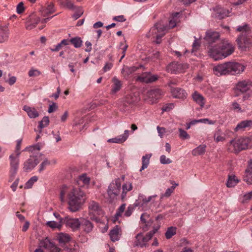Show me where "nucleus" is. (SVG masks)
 Instances as JSON below:
<instances>
[{
  "label": "nucleus",
  "instance_id": "nucleus-1",
  "mask_svg": "<svg viewBox=\"0 0 252 252\" xmlns=\"http://www.w3.org/2000/svg\"><path fill=\"white\" fill-rule=\"evenodd\" d=\"M65 194H67L69 210L72 212L78 211L85 200L84 192L79 188H65L60 193V199L62 202H64Z\"/></svg>",
  "mask_w": 252,
  "mask_h": 252
},
{
  "label": "nucleus",
  "instance_id": "nucleus-2",
  "mask_svg": "<svg viewBox=\"0 0 252 252\" xmlns=\"http://www.w3.org/2000/svg\"><path fill=\"white\" fill-rule=\"evenodd\" d=\"M234 51L233 44L227 39L222 40L219 44L209 46L208 54L214 60L224 59L231 55Z\"/></svg>",
  "mask_w": 252,
  "mask_h": 252
},
{
  "label": "nucleus",
  "instance_id": "nucleus-3",
  "mask_svg": "<svg viewBox=\"0 0 252 252\" xmlns=\"http://www.w3.org/2000/svg\"><path fill=\"white\" fill-rule=\"evenodd\" d=\"M245 69V66L242 63L229 62L214 67L213 71L217 76L227 74L237 75L242 73Z\"/></svg>",
  "mask_w": 252,
  "mask_h": 252
},
{
  "label": "nucleus",
  "instance_id": "nucleus-4",
  "mask_svg": "<svg viewBox=\"0 0 252 252\" xmlns=\"http://www.w3.org/2000/svg\"><path fill=\"white\" fill-rule=\"evenodd\" d=\"M248 137H241L233 139L230 141L228 144V150L231 152L238 153L242 150L247 149L250 143Z\"/></svg>",
  "mask_w": 252,
  "mask_h": 252
},
{
  "label": "nucleus",
  "instance_id": "nucleus-5",
  "mask_svg": "<svg viewBox=\"0 0 252 252\" xmlns=\"http://www.w3.org/2000/svg\"><path fill=\"white\" fill-rule=\"evenodd\" d=\"M167 29V27H165L164 25L161 23H157L151 28L146 35L148 37L156 38L154 41L157 44H159L161 42V38L165 35Z\"/></svg>",
  "mask_w": 252,
  "mask_h": 252
},
{
  "label": "nucleus",
  "instance_id": "nucleus-6",
  "mask_svg": "<svg viewBox=\"0 0 252 252\" xmlns=\"http://www.w3.org/2000/svg\"><path fill=\"white\" fill-rule=\"evenodd\" d=\"M89 215L92 220L98 222L100 219L97 216H102L103 215V212L102 210L98 203L94 201H91L89 204Z\"/></svg>",
  "mask_w": 252,
  "mask_h": 252
},
{
  "label": "nucleus",
  "instance_id": "nucleus-7",
  "mask_svg": "<svg viewBox=\"0 0 252 252\" xmlns=\"http://www.w3.org/2000/svg\"><path fill=\"white\" fill-rule=\"evenodd\" d=\"M124 178L125 176H123L122 179H116L110 184L107 193L110 198L114 199L120 194L122 182L124 180Z\"/></svg>",
  "mask_w": 252,
  "mask_h": 252
},
{
  "label": "nucleus",
  "instance_id": "nucleus-8",
  "mask_svg": "<svg viewBox=\"0 0 252 252\" xmlns=\"http://www.w3.org/2000/svg\"><path fill=\"white\" fill-rule=\"evenodd\" d=\"M236 88L237 91L242 93H248V94L243 96V100H245L249 98L250 95L249 94L252 92V82L249 79L240 81L237 84Z\"/></svg>",
  "mask_w": 252,
  "mask_h": 252
},
{
  "label": "nucleus",
  "instance_id": "nucleus-9",
  "mask_svg": "<svg viewBox=\"0 0 252 252\" xmlns=\"http://www.w3.org/2000/svg\"><path fill=\"white\" fill-rule=\"evenodd\" d=\"M41 247L49 251L50 252H60L61 251V249L48 238H46L41 241L40 248L36 249L34 252H44Z\"/></svg>",
  "mask_w": 252,
  "mask_h": 252
},
{
  "label": "nucleus",
  "instance_id": "nucleus-10",
  "mask_svg": "<svg viewBox=\"0 0 252 252\" xmlns=\"http://www.w3.org/2000/svg\"><path fill=\"white\" fill-rule=\"evenodd\" d=\"M236 41L239 47L242 50H246L252 44V36L251 33L241 34L237 38Z\"/></svg>",
  "mask_w": 252,
  "mask_h": 252
},
{
  "label": "nucleus",
  "instance_id": "nucleus-11",
  "mask_svg": "<svg viewBox=\"0 0 252 252\" xmlns=\"http://www.w3.org/2000/svg\"><path fill=\"white\" fill-rule=\"evenodd\" d=\"M146 95L147 101L153 104L164 95V92L160 89L155 88L148 91Z\"/></svg>",
  "mask_w": 252,
  "mask_h": 252
},
{
  "label": "nucleus",
  "instance_id": "nucleus-12",
  "mask_svg": "<svg viewBox=\"0 0 252 252\" xmlns=\"http://www.w3.org/2000/svg\"><path fill=\"white\" fill-rule=\"evenodd\" d=\"M61 221L65 224L66 226L70 228L73 231H76L80 227V219L72 218L68 216L61 219Z\"/></svg>",
  "mask_w": 252,
  "mask_h": 252
},
{
  "label": "nucleus",
  "instance_id": "nucleus-13",
  "mask_svg": "<svg viewBox=\"0 0 252 252\" xmlns=\"http://www.w3.org/2000/svg\"><path fill=\"white\" fill-rule=\"evenodd\" d=\"M10 160V175H9V182L13 180L15 176H16L19 165V159L15 158L14 154H11L9 158Z\"/></svg>",
  "mask_w": 252,
  "mask_h": 252
},
{
  "label": "nucleus",
  "instance_id": "nucleus-14",
  "mask_svg": "<svg viewBox=\"0 0 252 252\" xmlns=\"http://www.w3.org/2000/svg\"><path fill=\"white\" fill-rule=\"evenodd\" d=\"M40 18L34 13H32L27 18L25 23V28L28 30H31L36 26L40 22Z\"/></svg>",
  "mask_w": 252,
  "mask_h": 252
},
{
  "label": "nucleus",
  "instance_id": "nucleus-15",
  "mask_svg": "<svg viewBox=\"0 0 252 252\" xmlns=\"http://www.w3.org/2000/svg\"><path fill=\"white\" fill-rule=\"evenodd\" d=\"M213 10V16L219 19H223L227 17L229 13L228 10L221 7L220 6H216Z\"/></svg>",
  "mask_w": 252,
  "mask_h": 252
},
{
  "label": "nucleus",
  "instance_id": "nucleus-16",
  "mask_svg": "<svg viewBox=\"0 0 252 252\" xmlns=\"http://www.w3.org/2000/svg\"><path fill=\"white\" fill-rule=\"evenodd\" d=\"M158 75L152 74L150 72H147L141 74L138 77L137 79L146 83H150L155 82L158 79Z\"/></svg>",
  "mask_w": 252,
  "mask_h": 252
},
{
  "label": "nucleus",
  "instance_id": "nucleus-17",
  "mask_svg": "<svg viewBox=\"0 0 252 252\" xmlns=\"http://www.w3.org/2000/svg\"><path fill=\"white\" fill-rule=\"evenodd\" d=\"M186 68V65H184L181 63H172L169 64L167 67V70L168 72L171 73L177 74L184 71V70Z\"/></svg>",
  "mask_w": 252,
  "mask_h": 252
},
{
  "label": "nucleus",
  "instance_id": "nucleus-18",
  "mask_svg": "<svg viewBox=\"0 0 252 252\" xmlns=\"http://www.w3.org/2000/svg\"><path fill=\"white\" fill-rule=\"evenodd\" d=\"M39 163L37 159L31 157L26 160L23 164V170L25 172H29L32 171L36 165Z\"/></svg>",
  "mask_w": 252,
  "mask_h": 252
},
{
  "label": "nucleus",
  "instance_id": "nucleus-19",
  "mask_svg": "<svg viewBox=\"0 0 252 252\" xmlns=\"http://www.w3.org/2000/svg\"><path fill=\"white\" fill-rule=\"evenodd\" d=\"M94 227V224L89 220L85 218L80 219V228H81L84 233L88 234L91 232Z\"/></svg>",
  "mask_w": 252,
  "mask_h": 252
},
{
  "label": "nucleus",
  "instance_id": "nucleus-20",
  "mask_svg": "<svg viewBox=\"0 0 252 252\" xmlns=\"http://www.w3.org/2000/svg\"><path fill=\"white\" fill-rule=\"evenodd\" d=\"M220 37L219 33L217 32L212 31H208L206 32V36L204 39L210 44L209 46L211 44L214 42H215Z\"/></svg>",
  "mask_w": 252,
  "mask_h": 252
},
{
  "label": "nucleus",
  "instance_id": "nucleus-21",
  "mask_svg": "<svg viewBox=\"0 0 252 252\" xmlns=\"http://www.w3.org/2000/svg\"><path fill=\"white\" fill-rule=\"evenodd\" d=\"M170 90L172 95L174 98L184 99L187 96L186 92L180 88H171Z\"/></svg>",
  "mask_w": 252,
  "mask_h": 252
},
{
  "label": "nucleus",
  "instance_id": "nucleus-22",
  "mask_svg": "<svg viewBox=\"0 0 252 252\" xmlns=\"http://www.w3.org/2000/svg\"><path fill=\"white\" fill-rule=\"evenodd\" d=\"M138 101V97L133 94L126 95L122 100L124 106L127 107Z\"/></svg>",
  "mask_w": 252,
  "mask_h": 252
},
{
  "label": "nucleus",
  "instance_id": "nucleus-23",
  "mask_svg": "<svg viewBox=\"0 0 252 252\" xmlns=\"http://www.w3.org/2000/svg\"><path fill=\"white\" fill-rule=\"evenodd\" d=\"M121 228L118 225H116L110 232L109 235L113 242L118 241L121 236Z\"/></svg>",
  "mask_w": 252,
  "mask_h": 252
},
{
  "label": "nucleus",
  "instance_id": "nucleus-24",
  "mask_svg": "<svg viewBox=\"0 0 252 252\" xmlns=\"http://www.w3.org/2000/svg\"><path fill=\"white\" fill-rule=\"evenodd\" d=\"M128 135L129 131L128 130H125L124 134L119 135L116 137L109 139L108 140V142L115 143H122L126 141Z\"/></svg>",
  "mask_w": 252,
  "mask_h": 252
},
{
  "label": "nucleus",
  "instance_id": "nucleus-25",
  "mask_svg": "<svg viewBox=\"0 0 252 252\" xmlns=\"http://www.w3.org/2000/svg\"><path fill=\"white\" fill-rule=\"evenodd\" d=\"M244 180L249 185H252V160L249 161V165L244 176Z\"/></svg>",
  "mask_w": 252,
  "mask_h": 252
},
{
  "label": "nucleus",
  "instance_id": "nucleus-26",
  "mask_svg": "<svg viewBox=\"0 0 252 252\" xmlns=\"http://www.w3.org/2000/svg\"><path fill=\"white\" fill-rule=\"evenodd\" d=\"M112 82L113 84L111 86V93L115 94L121 89L122 87V82L116 76L112 79Z\"/></svg>",
  "mask_w": 252,
  "mask_h": 252
},
{
  "label": "nucleus",
  "instance_id": "nucleus-27",
  "mask_svg": "<svg viewBox=\"0 0 252 252\" xmlns=\"http://www.w3.org/2000/svg\"><path fill=\"white\" fill-rule=\"evenodd\" d=\"M55 11L54 5L52 3L48 4L46 7H42L40 9V12L43 16H47L48 15L54 13Z\"/></svg>",
  "mask_w": 252,
  "mask_h": 252
},
{
  "label": "nucleus",
  "instance_id": "nucleus-28",
  "mask_svg": "<svg viewBox=\"0 0 252 252\" xmlns=\"http://www.w3.org/2000/svg\"><path fill=\"white\" fill-rule=\"evenodd\" d=\"M252 126V120H245L241 122L237 125L235 128V130L237 131L239 130H244L246 128Z\"/></svg>",
  "mask_w": 252,
  "mask_h": 252
},
{
  "label": "nucleus",
  "instance_id": "nucleus-29",
  "mask_svg": "<svg viewBox=\"0 0 252 252\" xmlns=\"http://www.w3.org/2000/svg\"><path fill=\"white\" fill-rule=\"evenodd\" d=\"M146 242L147 241H146L145 237H144L141 233H138L135 236V240L134 241L133 246H139L142 248L146 246Z\"/></svg>",
  "mask_w": 252,
  "mask_h": 252
},
{
  "label": "nucleus",
  "instance_id": "nucleus-30",
  "mask_svg": "<svg viewBox=\"0 0 252 252\" xmlns=\"http://www.w3.org/2000/svg\"><path fill=\"white\" fill-rule=\"evenodd\" d=\"M8 29L6 26H0V43L4 42L8 38Z\"/></svg>",
  "mask_w": 252,
  "mask_h": 252
},
{
  "label": "nucleus",
  "instance_id": "nucleus-31",
  "mask_svg": "<svg viewBox=\"0 0 252 252\" xmlns=\"http://www.w3.org/2000/svg\"><path fill=\"white\" fill-rule=\"evenodd\" d=\"M192 97L193 100L201 107L204 106L205 104V100L204 98L201 94L197 92H194L192 94Z\"/></svg>",
  "mask_w": 252,
  "mask_h": 252
},
{
  "label": "nucleus",
  "instance_id": "nucleus-32",
  "mask_svg": "<svg viewBox=\"0 0 252 252\" xmlns=\"http://www.w3.org/2000/svg\"><path fill=\"white\" fill-rule=\"evenodd\" d=\"M23 110L27 112L31 118H35L39 116L38 112L34 108L25 105L23 107Z\"/></svg>",
  "mask_w": 252,
  "mask_h": 252
},
{
  "label": "nucleus",
  "instance_id": "nucleus-33",
  "mask_svg": "<svg viewBox=\"0 0 252 252\" xmlns=\"http://www.w3.org/2000/svg\"><path fill=\"white\" fill-rule=\"evenodd\" d=\"M57 239L60 244H64L69 242L70 241L71 238L70 236L67 234L60 233L58 235Z\"/></svg>",
  "mask_w": 252,
  "mask_h": 252
},
{
  "label": "nucleus",
  "instance_id": "nucleus-34",
  "mask_svg": "<svg viewBox=\"0 0 252 252\" xmlns=\"http://www.w3.org/2000/svg\"><path fill=\"white\" fill-rule=\"evenodd\" d=\"M206 146L204 144L200 145L199 146L194 149L191 154L194 156L202 155L204 154L206 151Z\"/></svg>",
  "mask_w": 252,
  "mask_h": 252
},
{
  "label": "nucleus",
  "instance_id": "nucleus-35",
  "mask_svg": "<svg viewBox=\"0 0 252 252\" xmlns=\"http://www.w3.org/2000/svg\"><path fill=\"white\" fill-rule=\"evenodd\" d=\"M152 156L151 154H146L145 156L142 157V166L140 169V171H142L144 169L147 168L149 162H150V158Z\"/></svg>",
  "mask_w": 252,
  "mask_h": 252
},
{
  "label": "nucleus",
  "instance_id": "nucleus-36",
  "mask_svg": "<svg viewBox=\"0 0 252 252\" xmlns=\"http://www.w3.org/2000/svg\"><path fill=\"white\" fill-rule=\"evenodd\" d=\"M236 31L239 32H241V34H246L251 33L250 27L248 24H244L243 26H238L236 29Z\"/></svg>",
  "mask_w": 252,
  "mask_h": 252
},
{
  "label": "nucleus",
  "instance_id": "nucleus-37",
  "mask_svg": "<svg viewBox=\"0 0 252 252\" xmlns=\"http://www.w3.org/2000/svg\"><path fill=\"white\" fill-rule=\"evenodd\" d=\"M122 189L123 192L121 195V197L122 199H124L126 196L127 192L132 189V186L131 183H126L123 185Z\"/></svg>",
  "mask_w": 252,
  "mask_h": 252
},
{
  "label": "nucleus",
  "instance_id": "nucleus-38",
  "mask_svg": "<svg viewBox=\"0 0 252 252\" xmlns=\"http://www.w3.org/2000/svg\"><path fill=\"white\" fill-rule=\"evenodd\" d=\"M70 42L73 45L75 48H78L81 47L83 41L80 37H74L70 39Z\"/></svg>",
  "mask_w": 252,
  "mask_h": 252
},
{
  "label": "nucleus",
  "instance_id": "nucleus-39",
  "mask_svg": "<svg viewBox=\"0 0 252 252\" xmlns=\"http://www.w3.org/2000/svg\"><path fill=\"white\" fill-rule=\"evenodd\" d=\"M179 14V13L176 12L173 14V18L171 19L169 22V24L168 26H165V27H167V31L170 29H172L176 27L177 25V20L176 17Z\"/></svg>",
  "mask_w": 252,
  "mask_h": 252
},
{
  "label": "nucleus",
  "instance_id": "nucleus-40",
  "mask_svg": "<svg viewBox=\"0 0 252 252\" xmlns=\"http://www.w3.org/2000/svg\"><path fill=\"white\" fill-rule=\"evenodd\" d=\"M176 233V228L175 227L171 226L168 228L165 235L167 239L171 238Z\"/></svg>",
  "mask_w": 252,
  "mask_h": 252
},
{
  "label": "nucleus",
  "instance_id": "nucleus-41",
  "mask_svg": "<svg viewBox=\"0 0 252 252\" xmlns=\"http://www.w3.org/2000/svg\"><path fill=\"white\" fill-rule=\"evenodd\" d=\"M63 224V222H61V220L59 222H57L55 221H48L46 222V225L48 226L53 229L60 228Z\"/></svg>",
  "mask_w": 252,
  "mask_h": 252
},
{
  "label": "nucleus",
  "instance_id": "nucleus-42",
  "mask_svg": "<svg viewBox=\"0 0 252 252\" xmlns=\"http://www.w3.org/2000/svg\"><path fill=\"white\" fill-rule=\"evenodd\" d=\"M137 69L135 66H125L122 70V73H125L126 75H128L133 72H135Z\"/></svg>",
  "mask_w": 252,
  "mask_h": 252
},
{
  "label": "nucleus",
  "instance_id": "nucleus-43",
  "mask_svg": "<svg viewBox=\"0 0 252 252\" xmlns=\"http://www.w3.org/2000/svg\"><path fill=\"white\" fill-rule=\"evenodd\" d=\"M178 186L177 184H175L174 186H172L170 188L167 189L165 193L161 195V199H162L163 197H169L171 194L174 191L176 186Z\"/></svg>",
  "mask_w": 252,
  "mask_h": 252
},
{
  "label": "nucleus",
  "instance_id": "nucleus-44",
  "mask_svg": "<svg viewBox=\"0 0 252 252\" xmlns=\"http://www.w3.org/2000/svg\"><path fill=\"white\" fill-rule=\"evenodd\" d=\"M49 122L48 117H44L42 120L39 122L38 127L41 129L42 128L47 126L49 125Z\"/></svg>",
  "mask_w": 252,
  "mask_h": 252
},
{
  "label": "nucleus",
  "instance_id": "nucleus-45",
  "mask_svg": "<svg viewBox=\"0 0 252 252\" xmlns=\"http://www.w3.org/2000/svg\"><path fill=\"white\" fill-rule=\"evenodd\" d=\"M62 4L69 9L75 10L76 9V6L74 5L71 0H63Z\"/></svg>",
  "mask_w": 252,
  "mask_h": 252
},
{
  "label": "nucleus",
  "instance_id": "nucleus-46",
  "mask_svg": "<svg viewBox=\"0 0 252 252\" xmlns=\"http://www.w3.org/2000/svg\"><path fill=\"white\" fill-rule=\"evenodd\" d=\"M235 176H229L227 180L226 186L228 188L234 187L238 183V181L235 179Z\"/></svg>",
  "mask_w": 252,
  "mask_h": 252
},
{
  "label": "nucleus",
  "instance_id": "nucleus-47",
  "mask_svg": "<svg viewBox=\"0 0 252 252\" xmlns=\"http://www.w3.org/2000/svg\"><path fill=\"white\" fill-rule=\"evenodd\" d=\"M38 180L36 176H33L30 178V180L26 183L25 188L30 189L32 186L33 184L36 182Z\"/></svg>",
  "mask_w": 252,
  "mask_h": 252
},
{
  "label": "nucleus",
  "instance_id": "nucleus-48",
  "mask_svg": "<svg viewBox=\"0 0 252 252\" xmlns=\"http://www.w3.org/2000/svg\"><path fill=\"white\" fill-rule=\"evenodd\" d=\"M75 12L72 15V17L76 20L79 18L83 14V10L82 8L80 7H76V9L74 10Z\"/></svg>",
  "mask_w": 252,
  "mask_h": 252
},
{
  "label": "nucleus",
  "instance_id": "nucleus-49",
  "mask_svg": "<svg viewBox=\"0 0 252 252\" xmlns=\"http://www.w3.org/2000/svg\"><path fill=\"white\" fill-rule=\"evenodd\" d=\"M90 179L85 174L80 176L78 178V182H82L84 185H88L90 183Z\"/></svg>",
  "mask_w": 252,
  "mask_h": 252
},
{
  "label": "nucleus",
  "instance_id": "nucleus-50",
  "mask_svg": "<svg viewBox=\"0 0 252 252\" xmlns=\"http://www.w3.org/2000/svg\"><path fill=\"white\" fill-rule=\"evenodd\" d=\"M51 162L48 160L47 158H45L44 161L40 164L39 168V172H41L47 166L50 165Z\"/></svg>",
  "mask_w": 252,
  "mask_h": 252
},
{
  "label": "nucleus",
  "instance_id": "nucleus-51",
  "mask_svg": "<svg viewBox=\"0 0 252 252\" xmlns=\"http://www.w3.org/2000/svg\"><path fill=\"white\" fill-rule=\"evenodd\" d=\"M179 137L183 139H188L190 138L189 134L184 129L182 128L179 129Z\"/></svg>",
  "mask_w": 252,
  "mask_h": 252
},
{
  "label": "nucleus",
  "instance_id": "nucleus-52",
  "mask_svg": "<svg viewBox=\"0 0 252 252\" xmlns=\"http://www.w3.org/2000/svg\"><path fill=\"white\" fill-rule=\"evenodd\" d=\"M214 138L215 140L218 142L220 141H223L224 140L225 138L224 136H222L220 133V130L216 132L214 135Z\"/></svg>",
  "mask_w": 252,
  "mask_h": 252
},
{
  "label": "nucleus",
  "instance_id": "nucleus-53",
  "mask_svg": "<svg viewBox=\"0 0 252 252\" xmlns=\"http://www.w3.org/2000/svg\"><path fill=\"white\" fill-rule=\"evenodd\" d=\"M157 196V195H153V196H150L148 198L144 197L143 195H141L139 197V200H142V203L141 205H143L144 204H146L150 202L152 198H154L155 197Z\"/></svg>",
  "mask_w": 252,
  "mask_h": 252
},
{
  "label": "nucleus",
  "instance_id": "nucleus-54",
  "mask_svg": "<svg viewBox=\"0 0 252 252\" xmlns=\"http://www.w3.org/2000/svg\"><path fill=\"white\" fill-rule=\"evenodd\" d=\"M40 149L41 148L39 143H37L36 145L31 146L29 147H26L24 151H28L29 152H32L34 150L39 151Z\"/></svg>",
  "mask_w": 252,
  "mask_h": 252
},
{
  "label": "nucleus",
  "instance_id": "nucleus-55",
  "mask_svg": "<svg viewBox=\"0 0 252 252\" xmlns=\"http://www.w3.org/2000/svg\"><path fill=\"white\" fill-rule=\"evenodd\" d=\"M160 162L162 164H169L172 162V160L169 158L166 157L165 155H161L160 157Z\"/></svg>",
  "mask_w": 252,
  "mask_h": 252
},
{
  "label": "nucleus",
  "instance_id": "nucleus-56",
  "mask_svg": "<svg viewBox=\"0 0 252 252\" xmlns=\"http://www.w3.org/2000/svg\"><path fill=\"white\" fill-rule=\"evenodd\" d=\"M41 74V72L37 69H31L29 71V76L30 77H37Z\"/></svg>",
  "mask_w": 252,
  "mask_h": 252
},
{
  "label": "nucleus",
  "instance_id": "nucleus-57",
  "mask_svg": "<svg viewBox=\"0 0 252 252\" xmlns=\"http://www.w3.org/2000/svg\"><path fill=\"white\" fill-rule=\"evenodd\" d=\"M9 78L8 80H5V82L8 83L10 86L13 85L16 81L17 78L15 76H11L10 74H8Z\"/></svg>",
  "mask_w": 252,
  "mask_h": 252
},
{
  "label": "nucleus",
  "instance_id": "nucleus-58",
  "mask_svg": "<svg viewBox=\"0 0 252 252\" xmlns=\"http://www.w3.org/2000/svg\"><path fill=\"white\" fill-rule=\"evenodd\" d=\"M25 8L22 2H20L17 6L16 11L18 14H21L24 12Z\"/></svg>",
  "mask_w": 252,
  "mask_h": 252
},
{
  "label": "nucleus",
  "instance_id": "nucleus-59",
  "mask_svg": "<svg viewBox=\"0 0 252 252\" xmlns=\"http://www.w3.org/2000/svg\"><path fill=\"white\" fill-rule=\"evenodd\" d=\"M158 135L162 138L164 134L166 132V129L163 127H160L158 126L157 127Z\"/></svg>",
  "mask_w": 252,
  "mask_h": 252
},
{
  "label": "nucleus",
  "instance_id": "nucleus-60",
  "mask_svg": "<svg viewBox=\"0 0 252 252\" xmlns=\"http://www.w3.org/2000/svg\"><path fill=\"white\" fill-rule=\"evenodd\" d=\"M199 122L204 124H208L209 125H214L215 124V121L210 120L207 118L199 119Z\"/></svg>",
  "mask_w": 252,
  "mask_h": 252
},
{
  "label": "nucleus",
  "instance_id": "nucleus-61",
  "mask_svg": "<svg viewBox=\"0 0 252 252\" xmlns=\"http://www.w3.org/2000/svg\"><path fill=\"white\" fill-rule=\"evenodd\" d=\"M58 108L57 104L55 102H53L51 105L49 106L48 112L49 113H52L55 111Z\"/></svg>",
  "mask_w": 252,
  "mask_h": 252
},
{
  "label": "nucleus",
  "instance_id": "nucleus-62",
  "mask_svg": "<svg viewBox=\"0 0 252 252\" xmlns=\"http://www.w3.org/2000/svg\"><path fill=\"white\" fill-rule=\"evenodd\" d=\"M194 38H195V40L192 44V49L191 51L192 53L198 49V48L199 47V44L198 42V41H197V39L195 38V37H194Z\"/></svg>",
  "mask_w": 252,
  "mask_h": 252
},
{
  "label": "nucleus",
  "instance_id": "nucleus-63",
  "mask_svg": "<svg viewBox=\"0 0 252 252\" xmlns=\"http://www.w3.org/2000/svg\"><path fill=\"white\" fill-rule=\"evenodd\" d=\"M126 208V205L125 204H122L119 207L118 209V211L116 213V215L118 216H120L121 214L124 211Z\"/></svg>",
  "mask_w": 252,
  "mask_h": 252
},
{
  "label": "nucleus",
  "instance_id": "nucleus-64",
  "mask_svg": "<svg viewBox=\"0 0 252 252\" xmlns=\"http://www.w3.org/2000/svg\"><path fill=\"white\" fill-rule=\"evenodd\" d=\"M252 198V191L244 194V199L245 201H249Z\"/></svg>",
  "mask_w": 252,
  "mask_h": 252
}]
</instances>
